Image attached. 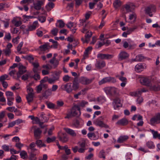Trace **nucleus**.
<instances>
[{
  "instance_id": "57",
  "label": "nucleus",
  "mask_w": 160,
  "mask_h": 160,
  "mask_svg": "<svg viewBox=\"0 0 160 160\" xmlns=\"http://www.w3.org/2000/svg\"><path fill=\"white\" fill-rule=\"evenodd\" d=\"M47 78H48V77H47ZM57 80L55 78L53 79L52 78H48V81L50 84L54 83Z\"/></svg>"
},
{
  "instance_id": "63",
  "label": "nucleus",
  "mask_w": 160,
  "mask_h": 160,
  "mask_svg": "<svg viewBox=\"0 0 160 160\" xmlns=\"http://www.w3.org/2000/svg\"><path fill=\"white\" fill-rule=\"evenodd\" d=\"M10 151L11 152V153L12 155H13V154L18 153L20 152L19 151H17L14 148L10 149Z\"/></svg>"
},
{
  "instance_id": "43",
  "label": "nucleus",
  "mask_w": 160,
  "mask_h": 160,
  "mask_svg": "<svg viewBox=\"0 0 160 160\" xmlns=\"http://www.w3.org/2000/svg\"><path fill=\"white\" fill-rule=\"evenodd\" d=\"M88 103V102H86L85 101L83 100L81 101V102L79 103L78 105H76L77 106H79V107L80 108V107H84L85 106V105Z\"/></svg>"
},
{
  "instance_id": "13",
  "label": "nucleus",
  "mask_w": 160,
  "mask_h": 160,
  "mask_svg": "<svg viewBox=\"0 0 160 160\" xmlns=\"http://www.w3.org/2000/svg\"><path fill=\"white\" fill-rule=\"evenodd\" d=\"M129 56V54L125 51H121L118 55V59L119 61L127 59Z\"/></svg>"
},
{
  "instance_id": "3",
  "label": "nucleus",
  "mask_w": 160,
  "mask_h": 160,
  "mask_svg": "<svg viewBox=\"0 0 160 160\" xmlns=\"http://www.w3.org/2000/svg\"><path fill=\"white\" fill-rule=\"evenodd\" d=\"M104 90L107 95L114 96L118 94V89L114 87H108L105 88Z\"/></svg>"
},
{
  "instance_id": "20",
  "label": "nucleus",
  "mask_w": 160,
  "mask_h": 160,
  "mask_svg": "<svg viewBox=\"0 0 160 160\" xmlns=\"http://www.w3.org/2000/svg\"><path fill=\"white\" fill-rule=\"evenodd\" d=\"M150 123L152 125L160 123L156 114L150 119Z\"/></svg>"
},
{
  "instance_id": "23",
  "label": "nucleus",
  "mask_w": 160,
  "mask_h": 160,
  "mask_svg": "<svg viewBox=\"0 0 160 160\" xmlns=\"http://www.w3.org/2000/svg\"><path fill=\"white\" fill-rule=\"evenodd\" d=\"M65 130L68 134L72 136L75 137L77 136V134L74 130L68 128H65Z\"/></svg>"
},
{
  "instance_id": "31",
  "label": "nucleus",
  "mask_w": 160,
  "mask_h": 160,
  "mask_svg": "<svg viewBox=\"0 0 160 160\" xmlns=\"http://www.w3.org/2000/svg\"><path fill=\"white\" fill-rule=\"evenodd\" d=\"M92 33L91 32H87L85 36L86 38V43L88 42L89 40V38L92 36Z\"/></svg>"
},
{
  "instance_id": "54",
  "label": "nucleus",
  "mask_w": 160,
  "mask_h": 160,
  "mask_svg": "<svg viewBox=\"0 0 160 160\" xmlns=\"http://www.w3.org/2000/svg\"><path fill=\"white\" fill-rule=\"evenodd\" d=\"M89 28L88 24H85L82 29L81 30L82 32L84 33L88 30V29Z\"/></svg>"
},
{
  "instance_id": "4",
  "label": "nucleus",
  "mask_w": 160,
  "mask_h": 160,
  "mask_svg": "<svg viewBox=\"0 0 160 160\" xmlns=\"http://www.w3.org/2000/svg\"><path fill=\"white\" fill-rule=\"evenodd\" d=\"M116 82V79L110 77H105L102 79L101 80L98 82L99 85H101L104 83L111 82L113 83Z\"/></svg>"
},
{
  "instance_id": "40",
  "label": "nucleus",
  "mask_w": 160,
  "mask_h": 160,
  "mask_svg": "<svg viewBox=\"0 0 160 160\" xmlns=\"http://www.w3.org/2000/svg\"><path fill=\"white\" fill-rule=\"evenodd\" d=\"M145 58L142 54H139L137 56V59L138 62L143 61Z\"/></svg>"
},
{
  "instance_id": "15",
  "label": "nucleus",
  "mask_w": 160,
  "mask_h": 160,
  "mask_svg": "<svg viewBox=\"0 0 160 160\" xmlns=\"http://www.w3.org/2000/svg\"><path fill=\"white\" fill-rule=\"evenodd\" d=\"M106 66L105 62L103 60H99L97 61L95 66L97 68L100 69Z\"/></svg>"
},
{
  "instance_id": "45",
  "label": "nucleus",
  "mask_w": 160,
  "mask_h": 160,
  "mask_svg": "<svg viewBox=\"0 0 160 160\" xmlns=\"http://www.w3.org/2000/svg\"><path fill=\"white\" fill-rule=\"evenodd\" d=\"M46 104L48 108L50 109H54L56 108L55 107V104L51 103V102H47Z\"/></svg>"
},
{
  "instance_id": "39",
  "label": "nucleus",
  "mask_w": 160,
  "mask_h": 160,
  "mask_svg": "<svg viewBox=\"0 0 160 160\" xmlns=\"http://www.w3.org/2000/svg\"><path fill=\"white\" fill-rule=\"evenodd\" d=\"M51 89H48L44 93L43 95V96L44 98H47L51 94Z\"/></svg>"
},
{
  "instance_id": "2",
  "label": "nucleus",
  "mask_w": 160,
  "mask_h": 160,
  "mask_svg": "<svg viewBox=\"0 0 160 160\" xmlns=\"http://www.w3.org/2000/svg\"><path fill=\"white\" fill-rule=\"evenodd\" d=\"M105 118V117L104 116L99 117L98 118L94 120L93 122V123L96 125L100 127L108 128H109V126L105 123L103 122Z\"/></svg>"
},
{
  "instance_id": "21",
  "label": "nucleus",
  "mask_w": 160,
  "mask_h": 160,
  "mask_svg": "<svg viewBox=\"0 0 160 160\" xmlns=\"http://www.w3.org/2000/svg\"><path fill=\"white\" fill-rule=\"evenodd\" d=\"M150 131L152 134L153 137L154 138H158L160 140V133H158L157 131H155L154 130L150 129Z\"/></svg>"
},
{
  "instance_id": "61",
  "label": "nucleus",
  "mask_w": 160,
  "mask_h": 160,
  "mask_svg": "<svg viewBox=\"0 0 160 160\" xmlns=\"http://www.w3.org/2000/svg\"><path fill=\"white\" fill-rule=\"evenodd\" d=\"M15 146L20 150H21V148L23 146V145L19 142L18 143H16Z\"/></svg>"
},
{
  "instance_id": "62",
  "label": "nucleus",
  "mask_w": 160,
  "mask_h": 160,
  "mask_svg": "<svg viewBox=\"0 0 160 160\" xmlns=\"http://www.w3.org/2000/svg\"><path fill=\"white\" fill-rule=\"evenodd\" d=\"M152 6L147 7L145 9L146 13L148 14L149 13H151Z\"/></svg>"
},
{
  "instance_id": "64",
  "label": "nucleus",
  "mask_w": 160,
  "mask_h": 160,
  "mask_svg": "<svg viewBox=\"0 0 160 160\" xmlns=\"http://www.w3.org/2000/svg\"><path fill=\"white\" fill-rule=\"evenodd\" d=\"M92 12L91 11H88L87 12L85 15V17L86 19L87 20L89 18L91 15Z\"/></svg>"
},
{
  "instance_id": "56",
  "label": "nucleus",
  "mask_w": 160,
  "mask_h": 160,
  "mask_svg": "<svg viewBox=\"0 0 160 160\" xmlns=\"http://www.w3.org/2000/svg\"><path fill=\"white\" fill-rule=\"evenodd\" d=\"M70 77L68 75H65L63 78V80L66 82H67L69 81Z\"/></svg>"
},
{
  "instance_id": "14",
  "label": "nucleus",
  "mask_w": 160,
  "mask_h": 160,
  "mask_svg": "<svg viewBox=\"0 0 160 160\" xmlns=\"http://www.w3.org/2000/svg\"><path fill=\"white\" fill-rule=\"evenodd\" d=\"M72 90L76 91L78 89L79 84L78 81V78L77 77H76L74 78L72 82Z\"/></svg>"
},
{
  "instance_id": "53",
  "label": "nucleus",
  "mask_w": 160,
  "mask_h": 160,
  "mask_svg": "<svg viewBox=\"0 0 160 160\" xmlns=\"http://www.w3.org/2000/svg\"><path fill=\"white\" fill-rule=\"evenodd\" d=\"M30 154L29 159L30 160H36V154Z\"/></svg>"
},
{
  "instance_id": "9",
  "label": "nucleus",
  "mask_w": 160,
  "mask_h": 160,
  "mask_svg": "<svg viewBox=\"0 0 160 160\" xmlns=\"http://www.w3.org/2000/svg\"><path fill=\"white\" fill-rule=\"evenodd\" d=\"M112 104L115 109H117L118 108L122 107L120 100L118 98H116L113 99Z\"/></svg>"
},
{
  "instance_id": "24",
  "label": "nucleus",
  "mask_w": 160,
  "mask_h": 160,
  "mask_svg": "<svg viewBox=\"0 0 160 160\" xmlns=\"http://www.w3.org/2000/svg\"><path fill=\"white\" fill-rule=\"evenodd\" d=\"M34 96V93H28L26 96V98L28 102L30 104V103L32 102Z\"/></svg>"
},
{
  "instance_id": "35",
  "label": "nucleus",
  "mask_w": 160,
  "mask_h": 160,
  "mask_svg": "<svg viewBox=\"0 0 160 160\" xmlns=\"http://www.w3.org/2000/svg\"><path fill=\"white\" fill-rule=\"evenodd\" d=\"M113 5L115 8H118L121 5V2L120 0H116L114 2Z\"/></svg>"
},
{
  "instance_id": "34",
  "label": "nucleus",
  "mask_w": 160,
  "mask_h": 160,
  "mask_svg": "<svg viewBox=\"0 0 160 160\" xmlns=\"http://www.w3.org/2000/svg\"><path fill=\"white\" fill-rule=\"evenodd\" d=\"M40 116L41 117L42 119V120L44 122H47L48 120V118L45 116L44 113L42 112L39 113Z\"/></svg>"
},
{
  "instance_id": "52",
  "label": "nucleus",
  "mask_w": 160,
  "mask_h": 160,
  "mask_svg": "<svg viewBox=\"0 0 160 160\" xmlns=\"http://www.w3.org/2000/svg\"><path fill=\"white\" fill-rule=\"evenodd\" d=\"M2 149L5 152H8L9 151V146L6 144L3 145L2 146Z\"/></svg>"
},
{
  "instance_id": "19",
  "label": "nucleus",
  "mask_w": 160,
  "mask_h": 160,
  "mask_svg": "<svg viewBox=\"0 0 160 160\" xmlns=\"http://www.w3.org/2000/svg\"><path fill=\"white\" fill-rule=\"evenodd\" d=\"M38 21H34L32 25L28 26V29H26V32H28L29 31H32L35 30L37 26L38 25Z\"/></svg>"
},
{
  "instance_id": "47",
  "label": "nucleus",
  "mask_w": 160,
  "mask_h": 160,
  "mask_svg": "<svg viewBox=\"0 0 160 160\" xmlns=\"http://www.w3.org/2000/svg\"><path fill=\"white\" fill-rule=\"evenodd\" d=\"M11 39V36L10 33H6L5 35L4 39L10 41Z\"/></svg>"
},
{
  "instance_id": "10",
  "label": "nucleus",
  "mask_w": 160,
  "mask_h": 160,
  "mask_svg": "<svg viewBox=\"0 0 160 160\" xmlns=\"http://www.w3.org/2000/svg\"><path fill=\"white\" fill-rule=\"evenodd\" d=\"M61 88L68 93L71 92L72 91L71 83H68L62 85L61 86Z\"/></svg>"
},
{
  "instance_id": "11",
  "label": "nucleus",
  "mask_w": 160,
  "mask_h": 160,
  "mask_svg": "<svg viewBox=\"0 0 160 160\" xmlns=\"http://www.w3.org/2000/svg\"><path fill=\"white\" fill-rule=\"evenodd\" d=\"M26 71L25 67L22 65H20L19 68L18 72L17 73V79H18L20 77L21 75L25 73Z\"/></svg>"
},
{
  "instance_id": "58",
  "label": "nucleus",
  "mask_w": 160,
  "mask_h": 160,
  "mask_svg": "<svg viewBox=\"0 0 160 160\" xmlns=\"http://www.w3.org/2000/svg\"><path fill=\"white\" fill-rule=\"evenodd\" d=\"M80 122L78 120H76L73 121V125L76 128H78Z\"/></svg>"
},
{
  "instance_id": "41",
  "label": "nucleus",
  "mask_w": 160,
  "mask_h": 160,
  "mask_svg": "<svg viewBox=\"0 0 160 160\" xmlns=\"http://www.w3.org/2000/svg\"><path fill=\"white\" fill-rule=\"evenodd\" d=\"M105 152L103 150H101L99 152V157L100 158H103V159H105Z\"/></svg>"
},
{
  "instance_id": "55",
  "label": "nucleus",
  "mask_w": 160,
  "mask_h": 160,
  "mask_svg": "<svg viewBox=\"0 0 160 160\" xmlns=\"http://www.w3.org/2000/svg\"><path fill=\"white\" fill-rule=\"evenodd\" d=\"M131 5L126 4L125 5V8L127 12H131L130 8H131Z\"/></svg>"
},
{
  "instance_id": "29",
  "label": "nucleus",
  "mask_w": 160,
  "mask_h": 160,
  "mask_svg": "<svg viewBox=\"0 0 160 160\" xmlns=\"http://www.w3.org/2000/svg\"><path fill=\"white\" fill-rule=\"evenodd\" d=\"M12 23L15 27H18L20 26L22 24V21L20 20H17L16 19H14L12 21Z\"/></svg>"
},
{
  "instance_id": "50",
  "label": "nucleus",
  "mask_w": 160,
  "mask_h": 160,
  "mask_svg": "<svg viewBox=\"0 0 160 160\" xmlns=\"http://www.w3.org/2000/svg\"><path fill=\"white\" fill-rule=\"evenodd\" d=\"M26 58V59L28 60L30 63H32V62H33V61L34 60V58L32 55H30L27 56Z\"/></svg>"
},
{
  "instance_id": "1",
  "label": "nucleus",
  "mask_w": 160,
  "mask_h": 160,
  "mask_svg": "<svg viewBox=\"0 0 160 160\" xmlns=\"http://www.w3.org/2000/svg\"><path fill=\"white\" fill-rule=\"evenodd\" d=\"M80 108L79 106L74 105L71 109L67 111L66 116L65 117V118L69 119L74 117H79L81 115Z\"/></svg>"
},
{
  "instance_id": "51",
  "label": "nucleus",
  "mask_w": 160,
  "mask_h": 160,
  "mask_svg": "<svg viewBox=\"0 0 160 160\" xmlns=\"http://www.w3.org/2000/svg\"><path fill=\"white\" fill-rule=\"evenodd\" d=\"M8 75L6 74H4L0 77V82H2L5 81L4 80L8 78Z\"/></svg>"
},
{
  "instance_id": "5",
  "label": "nucleus",
  "mask_w": 160,
  "mask_h": 160,
  "mask_svg": "<svg viewBox=\"0 0 160 160\" xmlns=\"http://www.w3.org/2000/svg\"><path fill=\"white\" fill-rule=\"evenodd\" d=\"M94 79V78L89 79L85 77H81L79 78V81L80 83L86 85L91 83Z\"/></svg>"
},
{
  "instance_id": "44",
  "label": "nucleus",
  "mask_w": 160,
  "mask_h": 160,
  "mask_svg": "<svg viewBox=\"0 0 160 160\" xmlns=\"http://www.w3.org/2000/svg\"><path fill=\"white\" fill-rule=\"evenodd\" d=\"M3 51L6 56H9L11 53V49H8L6 48L5 49L3 50Z\"/></svg>"
},
{
  "instance_id": "37",
  "label": "nucleus",
  "mask_w": 160,
  "mask_h": 160,
  "mask_svg": "<svg viewBox=\"0 0 160 160\" xmlns=\"http://www.w3.org/2000/svg\"><path fill=\"white\" fill-rule=\"evenodd\" d=\"M150 87V89L151 90L155 91H158L160 90V88L158 85H153L149 86Z\"/></svg>"
},
{
  "instance_id": "17",
  "label": "nucleus",
  "mask_w": 160,
  "mask_h": 160,
  "mask_svg": "<svg viewBox=\"0 0 160 160\" xmlns=\"http://www.w3.org/2000/svg\"><path fill=\"white\" fill-rule=\"evenodd\" d=\"M140 82L143 85L150 86V80L147 77H143L141 78Z\"/></svg>"
},
{
  "instance_id": "12",
  "label": "nucleus",
  "mask_w": 160,
  "mask_h": 160,
  "mask_svg": "<svg viewBox=\"0 0 160 160\" xmlns=\"http://www.w3.org/2000/svg\"><path fill=\"white\" fill-rule=\"evenodd\" d=\"M97 58L101 59H109L112 58L113 55L112 54L99 53L97 55Z\"/></svg>"
},
{
  "instance_id": "59",
  "label": "nucleus",
  "mask_w": 160,
  "mask_h": 160,
  "mask_svg": "<svg viewBox=\"0 0 160 160\" xmlns=\"http://www.w3.org/2000/svg\"><path fill=\"white\" fill-rule=\"evenodd\" d=\"M58 32V30L56 28H53L51 31V33L54 36H55L57 35Z\"/></svg>"
},
{
  "instance_id": "8",
  "label": "nucleus",
  "mask_w": 160,
  "mask_h": 160,
  "mask_svg": "<svg viewBox=\"0 0 160 160\" xmlns=\"http://www.w3.org/2000/svg\"><path fill=\"white\" fill-rule=\"evenodd\" d=\"M36 144L34 142H32L30 144L28 148V149L29 150V152L31 154H37L38 153V150L35 148Z\"/></svg>"
},
{
  "instance_id": "18",
  "label": "nucleus",
  "mask_w": 160,
  "mask_h": 160,
  "mask_svg": "<svg viewBox=\"0 0 160 160\" xmlns=\"http://www.w3.org/2000/svg\"><path fill=\"white\" fill-rule=\"evenodd\" d=\"M128 123V120L126 118H124L119 120L116 123V124L121 126H125Z\"/></svg>"
},
{
  "instance_id": "16",
  "label": "nucleus",
  "mask_w": 160,
  "mask_h": 160,
  "mask_svg": "<svg viewBox=\"0 0 160 160\" xmlns=\"http://www.w3.org/2000/svg\"><path fill=\"white\" fill-rule=\"evenodd\" d=\"M146 68V67L145 65H144L142 63H140L136 65L135 69L136 72H140Z\"/></svg>"
},
{
  "instance_id": "27",
  "label": "nucleus",
  "mask_w": 160,
  "mask_h": 160,
  "mask_svg": "<svg viewBox=\"0 0 160 160\" xmlns=\"http://www.w3.org/2000/svg\"><path fill=\"white\" fill-rule=\"evenodd\" d=\"M34 18V17L33 16H27L25 15H24L22 16V20L24 22L29 21L30 19Z\"/></svg>"
},
{
  "instance_id": "26",
  "label": "nucleus",
  "mask_w": 160,
  "mask_h": 160,
  "mask_svg": "<svg viewBox=\"0 0 160 160\" xmlns=\"http://www.w3.org/2000/svg\"><path fill=\"white\" fill-rule=\"evenodd\" d=\"M88 137L90 139L93 140H97L99 138V136H96L95 133H89L87 134Z\"/></svg>"
},
{
  "instance_id": "28",
  "label": "nucleus",
  "mask_w": 160,
  "mask_h": 160,
  "mask_svg": "<svg viewBox=\"0 0 160 160\" xmlns=\"http://www.w3.org/2000/svg\"><path fill=\"white\" fill-rule=\"evenodd\" d=\"M146 146L149 149H153L155 148L154 142L152 141H148L146 143Z\"/></svg>"
},
{
  "instance_id": "25",
  "label": "nucleus",
  "mask_w": 160,
  "mask_h": 160,
  "mask_svg": "<svg viewBox=\"0 0 160 160\" xmlns=\"http://www.w3.org/2000/svg\"><path fill=\"white\" fill-rule=\"evenodd\" d=\"M128 138V136H120L117 140V142L122 143L126 141Z\"/></svg>"
},
{
  "instance_id": "46",
  "label": "nucleus",
  "mask_w": 160,
  "mask_h": 160,
  "mask_svg": "<svg viewBox=\"0 0 160 160\" xmlns=\"http://www.w3.org/2000/svg\"><path fill=\"white\" fill-rule=\"evenodd\" d=\"M46 19V17L44 16H40L38 17V20L42 23L44 22Z\"/></svg>"
},
{
  "instance_id": "6",
  "label": "nucleus",
  "mask_w": 160,
  "mask_h": 160,
  "mask_svg": "<svg viewBox=\"0 0 160 160\" xmlns=\"http://www.w3.org/2000/svg\"><path fill=\"white\" fill-rule=\"evenodd\" d=\"M34 128V135L36 139H39L41 138L42 131L39 128H35V126H33L31 128V129Z\"/></svg>"
},
{
  "instance_id": "30",
  "label": "nucleus",
  "mask_w": 160,
  "mask_h": 160,
  "mask_svg": "<svg viewBox=\"0 0 160 160\" xmlns=\"http://www.w3.org/2000/svg\"><path fill=\"white\" fill-rule=\"evenodd\" d=\"M39 49L41 51H45L48 49V45L46 43L39 47Z\"/></svg>"
},
{
  "instance_id": "33",
  "label": "nucleus",
  "mask_w": 160,
  "mask_h": 160,
  "mask_svg": "<svg viewBox=\"0 0 160 160\" xmlns=\"http://www.w3.org/2000/svg\"><path fill=\"white\" fill-rule=\"evenodd\" d=\"M20 156L21 158L24 159H26L28 158L27 153L25 151H22L20 152Z\"/></svg>"
},
{
  "instance_id": "32",
  "label": "nucleus",
  "mask_w": 160,
  "mask_h": 160,
  "mask_svg": "<svg viewBox=\"0 0 160 160\" xmlns=\"http://www.w3.org/2000/svg\"><path fill=\"white\" fill-rule=\"evenodd\" d=\"M65 25V23L62 20H58V22L56 24V26L61 28H63Z\"/></svg>"
},
{
  "instance_id": "48",
  "label": "nucleus",
  "mask_w": 160,
  "mask_h": 160,
  "mask_svg": "<svg viewBox=\"0 0 160 160\" xmlns=\"http://www.w3.org/2000/svg\"><path fill=\"white\" fill-rule=\"evenodd\" d=\"M61 72L60 71L56 72H55L54 75L55 76H54V78H55L57 80H59V76Z\"/></svg>"
},
{
  "instance_id": "7",
  "label": "nucleus",
  "mask_w": 160,
  "mask_h": 160,
  "mask_svg": "<svg viewBox=\"0 0 160 160\" xmlns=\"http://www.w3.org/2000/svg\"><path fill=\"white\" fill-rule=\"evenodd\" d=\"M58 137L59 140L63 143L66 142L68 140V138L67 134L61 132L58 133Z\"/></svg>"
},
{
  "instance_id": "36",
  "label": "nucleus",
  "mask_w": 160,
  "mask_h": 160,
  "mask_svg": "<svg viewBox=\"0 0 160 160\" xmlns=\"http://www.w3.org/2000/svg\"><path fill=\"white\" fill-rule=\"evenodd\" d=\"M36 145H37L40 148L42 147H46V145L44 143H42V141L40 140H38L36 141Z\"/></svg>"
},
{
  "instance_id": "22",
  "label": "nucleus",
  "mask_w": 160,
  "mask_h": 160,
  "mask_svg": "<svg viewBox=\"0 0 160 160\" xmlns=\"http://www.w3.org/2000/svg\"><path fill=\"white\" fill-rule=\"evenodd\" d=\"M43 4V2L39 1L36 3H34V8L36 10H38L41 9V6Z\"/></svg>"
},
{
  "instance_id": "42",
  "label": "nucleus",
  "mask_w": 160,
  "mask_h": 160,
  "mask_svg": "<svg viewBox=\"0 0 160 160\" xmlns=\"http://www.w3.org/2000/svg\"><path fill=\"white\" fill-rule=\"evenodd\" d=\"M92 47H89L87 48L84 52V56H87L88 55L89 52V51H91L92 50Z\"/></svg>"
},
{
  "instance_id": "49",
  "label": "nucleus",
  "mask_w": 160,
  "mask_h": 160,
  "mask_svg": "<svg viewBox=\"0 0 160 160\" xmlns=\"http://www.w3.org/2000/svg\"><path fill=\"white\" fill-rule=\"evenodd\" d=\"M97 101L99 102H103L106 101V99L104 97L100 96L97 99Z\"/></svg>"
},
{
  "instance_id": "38",
  "label": "nucleus",
  "mask_w": 160,
  "mask_h": 160,
  "mask_svg": "<svg viewBox=\"0 0 160 160\" xmlns=\"http://www.w3.org/2000/svg\"><path fill=\"white\" fill-rule=\"evenodd\" d=\"M23 42H21L18 45V46L17 47V50L18 52L19 53V54H21L22 53H24V52L22 51H20L22 48V46Z\"/></svg>"
},
{
  "instance_id": "60",
  "label": "nucleus",
  "mask_w": 160,
  "mask_h": 160,
  "mask_svg": "<svg viewBox=\"0 0 160 160\" xmlns=\"http://www.w3.org/2000/svg\"><path fill=\"white\" fill-rule=\"evenodd\" d=\"M53 63H51L53 65V67L54 68H55L57 67L58 66L59 64V61L58 60H55L53 61Z\"/></svg>"
}]
</instances>
